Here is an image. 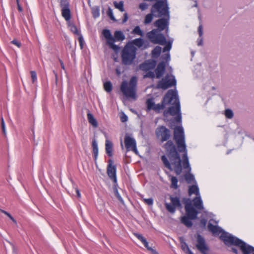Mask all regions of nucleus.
<instances>
[{
    "instance_id": "obj_1",
    "label": "nucleus",
    "mask_w": 254,
    "mask_h": 254,
    "mask_svg": "<svg viewBox=\"0 0 254 254\" xmlns=\"http://www.w3.org/2000/svg\"><path fill=\"white\" fill-rule=\"evenodd\" d=\"M174 130V139L177 145L178 151L184 153L182 161L177 151L175 145L171 140L168 141L164 146L169 161L165 155L161 157V160L166 168L171 171L174 170L177 175L181 174L183 168L190 173L191 168L187 154L184 129L181 126H179L175 127Z\"/></svg>"
},
{
    "instance_id": "obj_2",
    "label": "nucleus",
    "mask_w": 254,
    "mask_h": 254,
    "mask_svg": "<svg viewBox=\"0 0 254 254\" xmlns=\"http://www.w3.org/2000/svg\"><path fill=\"white\" fill-rule=\"evenodd\" d=\"M167 105H171L167 111L164 113L165 116L168 114L177 117L174 118V121L177 124H181L182 122V116L181 113V107L178 96L176 91L173 90H169L164 96L162 104H155L153 110L159 112L163 109Z\"/></svg>"
},
{
    "instance_id": "obj_3",
    "label": "nucleus",
    "mask_w": 254,
    "mask_h": 254,
    "mask_svg": "<svg viewBox=\"0 0 254 254\" xmlns=\"http://www.w3.org/2000/svg\"><path fill=\"white\" fill-rule=\"evenodd\" d=\"M211 220L208 225V229L214 236H220V238L228 246L235 245L240 248L243 254H254V248L247 245L241 240L226 232L217 225H213L211 223Z\"/></svg>"
},
{
    "instance_id": "obj_4",
    "label": "nucleus",
    "mask_w": 254,
    "mask_h": 254,
    "mask_svg": "<svg viewBox=\"0 0 254 254\" xmlns=\"http://www.w3.org/2000/svg\"><path fill=\"white\" fill-rule=\"evenodd\" d=\"M167 13V6L162 1L156 2L151 9V13L146 15L144 23L145 24L150 23L153 19V16L161 17L163 14Z\"/></svg>"
},
{
    "instance_id": "obj_5",
    "label": "nucleus",
    "mask_w": 254,
    "mask_h": 254,
    "mask_svg": "<svg viewBox=\"0 0 254 254\" xmlns=\"http://www.w3.org/2000/svg\"><path fill=\"white\" fill-rule=\"evenodd\" d=\"M102 34L106 40L107 44L110 48L115 51L119 50V48L115 45L114 43L116 41H123L125 39V36L123 33L121 31H116L114 33V37L112 36L110 31L108 29H104L102 31Z\"/></svg>"
},
{
    "instance_id": "obj_6",
    "label": "nucleus",
    "mask_w": 254,
    "mask_h": 254,
    "mask_svg": "<svg viewBox=\"0 0 254 254\" xmlns=\"http://www.w3.org/2000/svg\"><path fill=\"white\" fill-rule=\"evenodd\" d=\"M136 82L137 79L135 76L132 77L128 83L126 81L122 82L121 90L125 96L135 99Z\"/></svg>"
},
{
    "instance_id": "obj_7",
    "label": "nucleus",
    "mask_w": 254,
    "mask_h": 254,
    "mask_svg": "<svg viewBox=\"0 0 254 254\" xmlns=\"http://www.w3.org/2000/svg\"><path fill=\"white\" fill-rule=\"evenodd\" d=\"M136 48L131 44H127L122 52V63L125 65H130L136 58Z\"/></svg>"
},
{
    "instance_id": "obj_8",
    "label": "nucleus",
    "mask_w": 254,
    "mask_h": 254,
    "mask_svg": "<svg viewBox=\"0 0 254 254\" xmlns=\"http://www.w3.org/2000/svg\"><path fill=\"white\" fill-rule=\"evenodd\" d=\"M185 210L187 216L182 217L181 222L187 227H190L192 225L191 220L195 219L198 212L192 207L190 201V202L186 203Z\"/></svg>"
},
{
    "instance_id": "obj_9",
    "label": "nucleus",
    "mask_w": 254,
    "mask_h": 254,
    "mask_svg": "<svg viewBox=\"0 0 254 254\" xmlns=\"http://www.w3.org/2000/svg\"><path fill=\"white\" fill-rule=\"evenodd\" d=\"M176 81L175 77L172 74H167L165 77L159 81L157 87L163 89H166L173 85H176Z\"/></svg>"
},
{
    "instance_id": "obj_10",
    "label": "nucleus",
    "mask_w": 254,
    "mask_h": 254,
    "mask_svg": "<svg viewBox=\"0 0 254 254\" xmlns=\"http://www.w3.org/2000/svg\"><path fill=\"white\" fill-rule=\"evenodd\" d=\"M155 133L158 139L162 142L167 140L170 137V131L166 127L160 126L155 130Z\"/></svg>"
},
{
    "instance_id": "obj_11",
    "label": "nucleus",
    "mask_w": 254,
    "mask_h": 254,
    "mask_svg": "<svg viewBox=\"0 0 254 254\" xmlns=\"http://www.w3.org/2000/svg\"><path fill=\"white\" fill-rule=\"evenodd\" d=\"M124 142L127 151L131 150L136 154H138L136 148V144L135 139L129 135L126 134L125 136Z\"/></svg>"
},
{
    "instance_id": "obj_12",
    "label": "nucleus",
    "mask_w": 254,
    "mask_h": 254,
    "mask_svg": "<svg viewBox=\"0 0 254 254\" xmlns=\"http://www.w3.org/2000/svg\"><path fill=\"white\" fill-rule=\"evenodd\" d=\"M163 16H164L165 18H160L154 23L155 26L157 27L160 31L164 30L166 28H167L166 32H168V25H169V14L168 8L167 7V13L166 14H163Z\"/></svg>"
},
{
    "instance_id": "obj_13",
    "label": "nucleus",
    "mask_w": 254,
    "mask_h": 254,
    "mask_svg": "<svg viewBox=\"0 0 254 254\" xmlns=\"http://www.w3.org/2000/svg\"><path fill=\"white\" fill-rule=\"evenodd\" d=\"M196 247L202 254H208L209 250L205 240L200 235L197 236V244Z\"/></svg>"
},
{
    "instance_id": "obj_14",
    "label": "nucleus",
    "mask_w": 254,
    "mask_h": 254,
    "mask_svg": "<svg viewBox=\"0 0 254 254\" xmlns=\"http://www.w3.org/2000/svg\"><path fill=\"white\" fill-rule=\"evenodd\" d=\"M107 173L110 179L113 180L114 183H116L117 181L116 176V167L113 164V162L111 160L110 161V163L107 166Z\"/></svg>"
},
{
    "instance_id": "obj_15",
    "label": "nucleus",
    "mask_w": 254,
    "mask_h": 254,
    "mask_svg": "<svg viewBox=\"0 0 254 254\" xmlns=\"http://www.w3.org/2000/svg\"><path fill=\"white\" fill-rule=\"evenodd\" d=\"M156 62L153 60H150L145 61L144 63L140 64L139 68L143 71H147L153 69L156 66Z\"/></svg>"
},
{
    "instance_id": "obj_16",
    "label": "nucleus",
    "mask_w": 254,
    "mask_h": 254,
    "mask_svg": "<svg viewBox=\"0 0 254 254\" xmlns=\"http://www.w3.org/2000/svg\"><path fill=\"white\" fill-rule=\"evenodd\" d=\"M190 201L191 202V204L193 203V206L197 210H202L203 209L202 201L201 200L200 195L196 196L195 198H194L192 201L189 199L187 200V202H190Z\"/></svg>"
},
{
    "instance_id": "obj_17",
    "label": "nucleus",
    "mask_w": 254,
    "mask_h": 254,
    "mask_svg": "<svg viewBox=\"0 0 254 254\" xmlns=\"http://www.w3.org/2000/svg\"><path fill=\"white\" fill-rule=\"evenodd\" d=\"M131 44L132 45H134L138 48H143V49H146L148 47V43L140 38L132 40Z\"/></svg>"
},
{
    "instance_id": "obj_18",
    "label": "nucleus",
    "mask_w": 254,
    "mask_h": 254,
    "mask_svg": "<svg viewBox=\"0 0 254 254\" xmlns=\"http://www.w3.org/2000/svg\"><path fill=\"white\" fill-rule=\"evenodd\" d=\"M165 66L166 64L164 62H162L158 64L155 69V73L157 78H160L163 75L165 71Z\"/></svg>"
},
{
    "instance_id": "obj_19",
    "label": "nucleus",
    "mask_w": 254,
    "mask_h": 254,
    "mask_svg": "<svg viewBox=\"0 0 254 254\" xmlns=\"http://www.w3.org/2000/svg\"><path fill=\"white\" fill-rule=\"evenodd\" d=\"M180 241L181 248L186 254H193V253L191 251V250L189 248L187 244L184 242L183 238H180Z\"/></svg>"
},
{
    "instance_id": "obj_20",
    "label": "nucleus",
    "mask_w": 254,
    "mask_h": 254,
    "mask_svg": "<svg viewBox=\"0 0 254 254\" xmlns=\"http://www.w3.org/2000/svg\"><path fill=\"white\" fill-rule=\"evenodd\" d=\"M158 32L157 29H153L147 33V36L151 42L154 43L155 42V39L158 34Z\"/></svg>"
},
{
    "instance_id": "obj_21",
    "label": "nucleus",
    "mask_w": 254,
    "mask_h": 254,
    "mask_svg": "<svg viewBox=\"0 0 254 254\" xmlns=\"http://www.w3.org/2000/svg\"><path fill=\"white\" fill-rule=\"evenodd\" d=\"M154 44H159L164 45L166 43V39L165 36L162 34H158L155 39Z\"/></svg>"
},
{
    "instance_id": "obj_22",
    "label": "nucleus",
    "mask_w": 254,
    "mask_h": 254,
    "mask_svg": "<svg viewBox=\"0 0 254 254\" xmlns=\"http://www.w3.org/2000/svg\"><path fill=\"white\" fill-rule=\"evenodd\" d=\"M106 152L109 156H112L113 151V144L111 141L106 140L105 142Z\"/></svg>"
},
{
    "instance_id": "obj_23",
    "label": "nucleus",
    "mask_w": 254,
    "mask_h": 254,
    "mask_svg": "<svg viewBox=\"0 0 254 254\" xmlns=\"http://www.w3.org/2000/svg\"><path fill=\"white\" fill-rule=\"evenodd\" d=\"M189 193L190 195L195 194L196 196L199 195V191L198 186L196 185H192L189 187Z\"/></svg>"
},
{
    "instance_id": "obj_24",
    "label": "nucleus",
    "mask_w": 254,
    "mask_h": 254,
    "mask_svg": "<svg viewBox=\"0 0 254 254\" xmlns=\"http://www.w3.org/2000/svg\"><path fill=\"white\" fill-rule=\"evenodd\" d=\"M92 146L93 148V153L94 154V159L96 161L98 157V146L97 142L95 139L92 141Z\"/></svg>"
},
{
    "instance_id": "obj_25",
    "label": "nucleus",
    "mask_w": 254,
    "mask_h": 254,
    "mask_svg": "<svg viewBox=\"0 0 254 254\" xmlns=\"http://www.w3.org/2000/svg\"><path fill=\"white\" fill-rule=\"evenodd\" d=\"M62 14L66 21L69 20L71 18L70 11L69 7L62 9Z\"/></svg>"
},
{
    "instance_id": "obj_26",
    "label": "nucleus",
    "mask_w": 254,
    "mask_h": 254,
    "mask_svg": "<svg viewBox=\"0 0 254 254\" xmlns=\"http://www.w3.org/2000/svg\"><path fill=\"white\" fill-rule=\"evenodd\" d=\"M87 119L89 123L93 126V127H98L97 122L91 113H88L87 114Z\"/></svg>"
},
{
    "instance_id": "obj_27",
    "label": "nucleus",
    "mask_w": 254,
    "mask_h": 254,
    "mask_svg": "<svg viewBox=\"0 0 254 254\" xmlns=\"http://www.w3.org/2000/svg\"><path fill=\"white\" fill-rule=\"evenodd\" d=\"M162 51V48L160 46H156L152 51V55L153 58H157Z\"/></svg>"
},
{
    "instance_id": "obj_28",
    "label": "nucleus",
    "mask_w": 254,
    "mask_h": 254,
    "mask_svg": "<svg viewBox=\"0 0 254 254\" xmlns=\"http://www.w3.org/2000/svg\"><path fill=\"white\" fill-rule=\"evenodd\" d=\"M170 200L171 203L176 207H179L181 206L180 201L177 197L170 196Z\"/></svg>"
},
{
    "instance_id": "obj_29",
    "label": "nucleus",
    "mask_w": 254,
    "mask_h": 254,
    "mask_svg": "<svg viewBox=\"0 0 254 254\" xmlns=\"http://www.w3.org/2000/svg\"><path fill=\"white\" fill-rule=\"evenodd\" d=\"M114 5L116 8L118 9L122 12L125 10L124 7V2L123 1H120L119 2L115 1L114 2Z\"/></svg>"
},
{
    "instance_id": "obj_30",
    "label": "nucleus",
    "mask_w": 254,
    "mask_h": 254,
    "mask_svg": "<svg viewBox=\"0 0 254 254\" xmlns=\"http://www.w3.org/2000/svg\"><path fill=\"white\" fill-rule=\"evenodd\" d=\"M165 207L166 209L171 213H174L175 212L176 208V207L172 203H165Z\"/></svg>"
},
{
    "instance_id": "obj_31",
    "label": "nucleus",
    "mask_w": 254,
    "mask_h": 254,
    "mask_svg": "<svg viewBox=\"0 0 254 254\" xmlns=\"http://www.w3.org/2000/svg\"><path fill=\"white\" fill-rule=\"evenodd\" d=\"M147 109L148 110H153L155 103L152 99H148L146 102Z\"/></svg>"
},
{
    "instance_id": "obj_32",
    "label": "nucleus",
    "mask_w": 254,
    "mask_h": 254,
    "mask_svg": "<svg viewBox=\"0 0 254 254\" xmlns=\"http://www.w3.org/2000/svg\"><path fill=\"white\" fill-rule=\"evenodd\" d=\"M185 178L188 183H191L195 181L194 176L190 173H188L185 175Z\"/></svg>"
},
{
    "instance_id": "obj_33",
    "label": "nucleus",
    "mask_w": 254,
    "mask_h": 254,
    "mask_svg": "<svg viewBox=\"0 0 254 254\" xmlns=\"http://www.w3.org/2000/svg\"><path fill=\"white\" fill-rule=\"evenodd\" d=\"M171 188L177 189L178 188V179L176 177L172 176L171 178Z\"/></svg>"
},
{
    "instance_id": "obj_34",
    "label": "nucleus",
    "mask_w": 254,
    "mask_h": 254,
    "mask_svg": "<svg viewBox=\"0 0 254 254\" xmlns=\"http://www.w3.org/2000/svg\"><path fill=\"white\" fill-rule=\"evenodd\" d=\"M104 87L107 92H110L112 90V84L110 81L105 82L104 84Z\"/></svg>"
},
{
    "instance_id": "obj_35",
    "label": "nucleus",
    "mask_w": 254,
    "mask_h": 254,
    "mask_svg": "<svg viewBox=\"0 0 254 254\" xmlns=\"http://www.w3.org/2000/svg\"><path fill=\"white\" fill-rule=\"evenodd\" d=\"M132 33L134 34H137L140 36H143V32L140 29V27L138 26H136L134 27L132 31Z\"/></svg>"
},
{
    "instance_id": "obj_36",
    "label": "nucleus",
    "mask_w": 254,
    "mask_h": 254,
    "mask_svg": "<svg viewBox=\"0 0 254 254\" xmlns=\"http://www.w3.org/2000/svg\"><path fill=\"white\" fill-rule=\"evenodd\" d=\"M173 41V40H171L169 41L168 43L166 45V46L163 49V52H166L167 51L169 52L171 50Z\"/></svg>"
},
{
    "instance_id": "obj_37",
    "label": "nucleus",
    "mask_w": 254,
    "mask_h": 254,
    "mask_svg": "<svg viewBox=\"0 0 254 254\" xmlns=\"http://www.w3.org/2000/svg\"><path fill=\"white\" fill-rule=\"evenodd\" d=\"M60 5L62 9L69 7V3L67 0H61Z\"/></svg>"
},
{
    "instance_id": "obj_38",
    "label": "nucleus",
    "mask_w": 254,
    "mask_h": 254,
    "mask_svg": "<svg viewBox=\"0 0 254 254\" xmlns=\"http://www.w3.org/2000/svg\"><path fill=\"white\" fill-rule=\"evenodd\" d=\"M143 244L144 245V247L149 251H150L152 252L154 254H158L153 249H152L151 247H150L148 245V243L147 242L146 240L144 241L143 243Z\"/></svg>"
},
{
    "instance_id": "obj_39",
    "label": "nucleus",
    "mask_w": 254,
    "mask_h": 254,
    "mask_svg": "<svg viewBox=\"0 0 254 254\" xmlns=\"http://www.w3.org/2000/svg\"><path fill=\"white\" fill-rule=\"evenodd\" d=\"M225 116L228 119H232L233 117V113L230 109H226L225 112Z\"/></svg>"
},
{
    "instance_id": "obj_40",
    "label": "nucleus",
    "mask_w": 254,
    "mask_h": 254,
    "mask_svg": "<svg viewBox=\"0 0 254 254\" xmlns=\"http://www.w3.org/2000/svg\"><path fill=\"white\" fill-rule=\"evenodd\" d=\"M69 29L71 31H72L73 33L78 34V32L77 29V27L74 24H71L69 25Z\"/></svg>"
},
{
    "instance_id": "obj_41",
    "label": "nucleus",
    "mask_w": 254,
    "mask_h": 254,
    "mask_svg": "<svg viewBox=\"0 0 254 254\" xmlns=\"http://www.w3.org/2000/svg\"><path fill=\"white\" fill-rule=\"evenodd\" d=\"M92 13L94 18H97L100 15L99 9L98 8H96L93 9Z\"/></svg>"
},
{
    "instance_id": "obj_42",
    "label": "nucleus",
    "mask_w": 254,
    "mask_h": 254,
    "mask_svg": "<svg viewBox=\"0 0 254 254\" xmlns=\"http://www.w3.org/2000/svg\"><path fill=\"white\" fill-rule=\"evenodd\" d=\"M32 80L33 83H34L37 81V74L35 71H31L30 72Z\"/></svg>"
},
{
    "instance_id": "obj_43",
    "label": "nucleus",
    "mask_w": 254,
    "mask_h": 254,
    "mask_svg": "<svg viewBox=\"0 0 254 254\" xmlns=\"http://www.w3.org/2000/svg\"><path fill=\"white\" fill-rule=\"evenodd\" d=\"M0 211L6 215L7 216V217H8L14 223H16V220L14 219V218L9 213H8L7 212H6L4 210H1Z\"/></svg>"
},
{
    "instance_id": "obj_44",
    "label": "nucleus",
    "mask_w": 254,
    "mask_h": 254,
    "mask_svg": "<svg viewBox=\"0 0 254 254\" xmlns=\"http://www.w3.org/2000/svg\"><path fill=\"white\" fill-rule=\"evenodd\" d=\"M155 77L154 73L152 71L148 72L145 75H144V78H153Z\"/></svg>"
},
{
    "instance_id": "obj_45",
    "label": "nucleus",
    "mask_w": 254,
    "mask_h": 254,
    "mask_svg": "<svg viewBox=\"0 0 254 254\" xmlns=\"http://www.w3.org/2000/svg\"><path fill=\"white\" fill-rule=\"evenodd\" d=\"M144 201L149 205H152L153 203V200L151 198H145L143 199Z\"/></svg>"
},
{
    "instance_id": "obj_46",
    "label": "nucleus",
    "mask_w": 254,
    "mask_h": 254,
    "mask_svg": "<svg viewBox=\"0 0 254 254\" xmlns=\"http://www.w3.org/2000/svg\"><path fill=\"white\" fill-rule=\"evenodd\" d=\"M162 58L166 62L169 61L170 60V54L168 52L162 56Z\"/></svg>"
},
{
    "instance_id": "obj_47",
    "label": "nucleus",
    "mask_w": 254,
    "mask_h": 254,
    "mask_svg": "<svg viewBox=\"0 0 254 254\" xmlns=\"http://www.w3.org/2000/svg\"><path fill=\"white\" fill-rule=\"evenodd\" d=\"M135 236L139 239L142 243H143L144 241L146 240V239L142 236V235L135 233L134 234Z\"/></svg>"
},
{
    "instance_id": "obj_48",
    "label": "nucleus",
    "mask_w": 254,
    "mask_h": 254,
    "mask_svg": "<svg viewBox=\"0 0 254 254\" xmlns=\"http://www.w3.org/2000/svg\"><path fill=\"white\" fill-rule=\"evenodd\" d=\"M139 8L141 10H144L148 7V4L146 3H141L139 5Z\"/></svg>"
},
{
    "instance_id": "obj_49",
    "label": "nucleus",
    "mask_w": 254,
    "mask_h": 254,
    "mask_svg": "<svg viewBox=\"0 0 254 254\" xmlns=\"http://www.w3.org/2000/svg\"><path fill=\"white\" fill-rule=\"evenodd\" d=\"M198 32L200 37H202L203 35V27L202 24H200L198 28Z\"/></svg>"
},
{
    "instance_id": "obj_50",
    "label": "nucleus",
    "mask_w": 254,
    "mask_h": 254,
    "mask_svg": "<svg viewBox=\"0 0 254 254\" xmlns=\"http://www.w3.org/2000/svg\"><path fill=\"white\" fill-rule=\"evenodd\" d=\"M1 127H2L3 133L4 134H5V132H6L5 126L4 122V120H3V119L2 117L1 118Z\"/></svg>"
},
{
    "instance_id": "obj_51",
    "label": "nucleus",
    "mask_w": 254,
    "mask_h": 254,
    "mask_svg": "<svg viewBox=\"0 0 254 254\" xmlns=\"http://www.w3.org/2000/svg\"><path fill=\"white\" fill-rule=\"evenodd\" d=\"M108 14L109 15V16H110V17L113 19V20H114V16H113V13L112 12V10L111 8H109V10H108Z\"/></svg>"
},
{
    "instance_id": "obj_52",
    "label": "nucleus",
    "mask_w": 254,
    "mask_h": 254,
    "mask_svg": "<svg viewBox=\"0 0 254 254\" xmlns=\"http://www.w3.org/2000/svg\"><path fill=\"white\" fill-rule=\"evenodd\" d=\"M11 43L14 45H15L18 47H20L21 46V43L20 42H18V41L16 40H13L11 41Z\"/></svg>"
},
{
    "instance_id": "obj_53",
    "label": "nucleus",
    "mask_w": 254,
    "mask_h": 254,
    "mask_svg": "<svg viewBox=\"0 0 254 254\" xmlns=\"http://www.w3.org/2000/svg\"><path fill=\"white\" fill-rule=\"evenodd\" d=\"M207 223V220L205 219H202L200 221V224L203 227H205L206 226Z\"/></svg>"
},
{
    "instance_id": "obj_54",
    "label": "nucleus",
    "mask_w": 254,
    "mask_h": 254,
    "mask_svg": "<svg viewBox=\"0 0 254 254\" xmlns=\"http://www.w3.org/2000/svg\"><path fill=\"white\" fill-rule=\"evenodd\" d=\"M202 43H203L202 37H199V38L198 39L197 45L198 46H202Z\"/></svg>"
},
{
    "instance_id": "obj_55",
    "label": "nucleus",
    "mask_w": 254,
    "mask_h": 254,
    "mask_svg": "<svg viewBox=\"0 0 254 254\" xmlns=\"http://www.w3.org/2000/svg\"><path fill=\"white\" fill-rule=\"evenodd\" d=\"M75 192H76V193L77 196L78 198H80V197H81V194H80V192L79 190L77 188H75Z\"/></svg>"
},
{
    "instance_id": "obj_56",
    "label": "nucleus",
    "mask_w": 254,
    "mask_h": 254,
    "mask_svg": "<svg viewBox=\"0 0 254 254\" xmlns=\"http://www.w3.org/2000/svg\"><path fill=\"white\" fill-rule=\"evenodd\" d=\"M128 19V16H127V13H124V19H123V23H125L126 22Z\"/></svg>"
},
{
    "instance_id": "obj_57",
    "label": "nucleus",
    "mask_w": 254,
    "mask_h": 254,
    "mask_svg": "<svg viewBox=\"0 0 254 254\" xmlns=\"http://www.w3.org/2000/svg\"><path fill=\"white\" fill-rule=\"evenodd\" d=\"M116 195L120 201H122V198L117 190L116 191Z\"/></svg>"
},
{
    "instance_id": "obj_58",
    "label": "nucleus",
    "mask_w": 254,
    "mask_h": 254,
    "mask_svg": "<svg viewBox=\"0 0 254 254\" xmlns=\"http://www.w3.org/2000/svg\"><path fill=\"white\" fill-rule=\"evenodd\" d=\"M121 120L123 122L126 121L127 120V117L126 115H125L124 116L122 117Z\"/></svg>"
},
{
    "instance_id": "obj_59",
    "label": "nucleus",
    "mask_w": 254,
    "mask_h": 254,
    "mask_svg": "<svg viewBox=\"0 0 254 254\" xmlns=\"http://www.w3.org/2000/svg\"><path fill=\"white\" fill-rule=\"evenodd\" d=\"M17 7H18V10L21 12L22 11V8L21 7V6L19 4H17Z\"/></svg>"
},
{
    "instance_id": "obj_60",
    "label": "nucleus",
    "mask_w": 254,
    "mask_h": 254,
    "mask_svg": "<svg viewBox=\"0 0 254 254\" xmlns=\"http://www.w3.org/2000/svg\"><path fill=\"white\" fill-rule=\"evenodd\" d=\"M82 40H83V39H82V37H79V42H80V46H81V47H82Z\"/></svg>"
},
{
    "instance_id": "obj_61",
    "label": "nucleus",
    "mask_w": 254,
    "mask_h": 254,
    "mask_svg": "<svg viewBox=\"0 0 254 254\" xmlns=\"http://www.w3.org/2000/svg\"><path fill=\"white\" fill-rule=\"evenodd\" d=\"M232 250L234 253L236 254L238 253V251L235 248H232Z\"/></svg>"
},
{
    "instance_id": "obj_62",
    "label": "nucleus",
    "mask_w": 254,
    "mask_h": 254,
    "mask_svg": "<svg viewBox=\"0 0 254 254\" xmlns=\"http://www.w3.org/2000/svg\"><path fill=\"white\" fill-rule=\"evenodd\" d=\"M116 72H117V74H118V75H120V74H121V72H120V70H119V69H116Z\"/></svg>"
},
{
    "instance_id": "obj_63",
    "label": "nucleus",
    "mask_w": 254,
    "mask_h": 254,
    "mask_svg": "<svg viewBox=\"0 0 254 254\" xmlns=\"http://www.w3.org/2000/svg\"><path fill=\"white\" fill-rule=\"evenodd\" d=\"M61 66H62V67L64 69V64L62 62H61Z\"/></svg>"
},
{
    "instance_id": "obj_64",
    "label": "nucleus",
    "mask_w": 254,
    "mask_h": 254,
    "mask_svg": "<svg viewBox=\"0 0 254 254\" xmlns=\"http://www.w3.org/2000/svg\"><path fill=\"white\" fill-rule=\"evenodd\" d=\"M121 145L122 148H124V146H123V142H122V141H121Z\"/></svg>"
}]
</instances>
